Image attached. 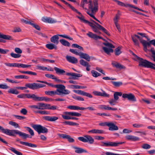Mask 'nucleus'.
Instances as JSON below:
<instances>
[{
  "mask_svg": "<svg viewBox=\"0 0 155 155\" xmlns=\"http://www.w3.org/2000/svg\"><path fill=\"white\" fill-rule=\"evenodd\" d=\"M124 99H127L128 101L133 102L137 101L136 98L134 94L131 93L123 94L121 92H115L114 94V99L117 101L119 99L118 96H121Z\"/></svg>",
  "mask_w": 155,
  "mask_h": 155,
  "instance_id": "nucleus-1",
  "label": "nucleus"
},
{
  "mask_svg": "<svg viewBox=\"0 0 155 155\" xmlns=\"http://www.w3.org/2000/svg\"><path fill=\"white\" fill-rule=\"evenodd\" d=\"M45 93L47 95L53 96L57 94L60 96H64L69 94L70 91L67 89L65 88L64 90H60L59 89H57L55 91H45Z\"/></svg>",
  "mask_w": 155,
  "mask_h": 155,
  "instance_id": "nucleus-2",
  "label": "nucleus"
},
{
  "mask_svg": "<svg viewBox=\"0 0 155 155\" xmlns=\"http://www.w3.org/2000/svg\"><path fill=\"white\" fill-rule=\"evenodd\" d=\"M135 55L137 58V59L139 61V66H142L145 68H151L155 70V64L148 61L146 60H144L142 58H140L135 54Z\"/></svg>",
  "mask_w": 155,
  "mask_h": 155,
  "instance_id": "nucleus-3",
  "label": "nucleus"
},
{
  "mask_svg": "<svg viewBox=\"0 0 155 155\" xmlns=\"http://www.w3.org/2000/svg\"><path fill=\"white\" fill-rule=\"evenodd\" d=\"M18 134L22 138L26 139L27 138H31V137L30 135L20 131L18 130H10V136L15 137L16 135Z\"/></svg>",
  "mask_w": 155,
  "mask_h": 155,
  "instance_id": "nucleus-4",
  "label": "nucleus"
},
{
  "mask_svg": "<svg viewBox=\"0 0 155 155\" xmlns=\"http://www.w3.org/2000/svg\"><path fill=\"white\" fill-rule=\"evenodd\" d=\"M101 146L105 147H116L119 145L122 144L124 143V142H113L110 141H107L106 142H101Z\"/></svg>",
  "mask_w": 155,
  "mask_h": 155,
  "instance_id": "nucleus-5",
  "label": "nucleus"
},
{
  "mask_svg": "<svg viewBox=\"0 0 155 155\" xmlns=\"http://www.w3.org/2000/svg\"><path fill=\"white\" fill-rule=\"evenodd\" d=\"M32 127L39 134L41 133H46L48 132V130L46 128L40 125H34Z\"/></svg>",
  "mask_w": 155,
  "mask_h": 155,
  "instance_id": "nucleus-6",
  "label": "nucleus"
},
{
  "mask_svg": "<svg viewBox=\"0 0 155 155\" xmlns=\"http://www.w3.org/2000/svg\"><path fill=\"white\" fill-rule=\"evenodd\" d=\"M25 85L27 87L32 90L37 89L45 86V85L36 83H28L25 84Z\"/></svg>",
  "mask_w": 155,
  "mask_h": 155,
  "instance_id": "nucleus-7",
  "label": "nucleus"
},
{
  "mask_svg": "<svg viewBox=\"0 0 155 155\" xmlns=\"http://www.w3.org/2000/svg\"><path fill=\"white\" fill-rule=\"evenodd\" d=\"M89 8L91 10V11L93 13L97 12L98 10V3L97 0H94L93 3L94 7L93 6L92 1L89 0Z\"/></svg>",
  "mask_w": 155,
  "mask_h": 155,
  "instance_id": "nucleus-8",
  "label": "nucleus"
},
{
  "mask_svg": "<svg viewBox=\"0 0 155 155\" xmlns=\"http://www.w3.org/2000/svg\"><path fill=\"white\" fill-rule=\"evenodd\" d=\"M93 22L96 25V26L95 27H94V28L92 29V30L94 32L97 33L98 31H99L98 30L99 29L102 30L107 35L109 36L110 35V34L107 31L103 26L100 25L95 21H93Z\"/></svg>",
  "mask_w": 155,
  "mask_h": 155,
  "instance_id": "nucleus-9",
  "label": "nucleus"
},
{
  "mask_svg": "<svg viewBox=\"0 0 155 155\" xmlns=\"http://www.w3.org/2000/svg\"><path fill=\"white\" fill-rule=\"evenodd\" d=\"M41 83L45 84L48 85V86H51L52 87H54L57 89H59L60 90H64L65 88V87L63 85L59 84L56 85H53L51 83H48L46 81H42L41 82Z\"/></svg>",
  "mask_w": 155,
  "mask_h": 155,
  "instance_id": "nucleus-10",
  "label": "nucleus"
},
{
  "mask_svg": "<svg viewBox=\"0 0 155 155\" xmlns=\"http://www.w3.org/2000/svg\"><path fill=\"white\" fill-rule=\"evenodd\" d=\"M31 65L25 64H19L18 63L10 64V67L25 68H29L31 67Z\"/></svg>",
  "mask_w": 155,
  "mask_h": 155,
  "instance_id": "nucleus-11",
  "label": "nucleus"
},
{
  "mask_svg": "<svg viewBox=\"0 0 155 155\" xmlns=\"http://www.w3.org/2000/svg\"><path fill=\"white\" fill-rule=\"evenodd\" d=\"M73 91L78 94L85 96L89 98H92V96L91 94L80 90H74Z\"/></svg>",
  "mask_w": 155,
  "mask_h": 155,
  "instance_id": "nucleus-12",
  "label": "nucleus"
},
{
  "mask_svg": "<svg viewBox=\"0 0 155 155\" xmlns=\"http://www.w3.org/2000/svg\"><path fill=\"white\" fill-rule=\"evenodd\" d=\"M54 99L50 98L47 97H39L35 95V101H53Z\"/></svg>",
  "mask_w": 155,
  "mask_h": 155,
  "instance_id": "nucleus-13",
  "label": "nucleus"
},
{
  "mask_svg": "<svg viewBox=\"0 0 155 155\" xmlns=\"http://www.w3.org/2000/svg\"><path fill=\"white\" fill-rule=\"evenodd\" d=\"M66 58L68 62L72 64H76L78 62L77 59L74 57L67 55L66 57Z\"/></svg>",
  "mask_w": 155,
  "mask_h": 155,
  "instance_id": "nucleus-14",
  "label": "nucleus"
},
{
  "mask_svg": "<svg viewBox=\"0 0 155 155\" xmlns=\"http://www.w3.org/2000/svg\"><path fill=\"white\" fill-rule=\"evenodd\" d=\"M43 118L46 121L54 122L58 119V117L56 116H45L43 117Z\"/></svg>",
  "mask_w": 155,
  "mask_h": 155,
  "instance_id": "nucleus-15",
  "label": "nucleus"
},
{
  "mask_svg": "<svg viewBox=\"0 0 155 155\" xmlns=\"http://www.w3.org/2000/svg\"><path fill=\"white\" fill-rule=\"evenodd\" d=\"M142 44L143 47L150 46V44H152L155 46V39L150 41L149 42H147L145 40H143L142 42Z\"/></svg>",
  "mask_w": 155,
  "mask_h": 155,
  "instance_id": "nucleus-16",
  "label": "nucleus"
},
{
  "mask_svg": "<svg viewBox=\"0 0 155 155\" xmlns=\"http://www.w3.org/2000/svg\"><path fill=\"white\" fill-rule=\"evenodd\" d=\"M66 74L67 76H72V78H69V79L74 80L77 79V77H80L82 76L80 74L74 73H66Z\"/></svg>",
  "mask_w": 155,
  "mask_h": 155,
  "instance_id": "nucleus-17",
  "label": "nucleus"
},
{
  "mask_svg": "<svg viewBox=\"0 0 155 155\" xmlns=\"http://www.w3.org/2000/svg\"><path fill=\"white\" fill-rule=\"evenodd\" d=\"M87 35L90 38H93L95 40L98 39H103V38L102 37L97 36L96 34H94L91 32H89L87 34Z\"/></svg>",
  "mask_w": 155,
  "mask_h": 155,
  "instance_id": "nucleus-18",
  "label": "nucleus"
},
{
  "mask_svg": "<svg viewBox=\"0 0 155 155\" xmlns=\"http://www.w3.org/2000/svg\"><path fill=\"white\" fill-rule=\"evenodd\" d=\"M59 136L63 138L67 139L70 142H73L74 141V140L69 135H67L64 134H60Z\"/></svg>",
  "mask_w": 155,
  "mask_h": 155,
  "instance_id": "nucleus-19",
  "label": "nucleus"
},
{
  "mask_svg": "<svg viewBox=\"0 0 155 155\" xmlns=\"http://www.w3.org/2000/svg\"><path fill=\"white\" fill-rule=\"evenodd\" d=\"M42 20L44 22L49 23H54L56 22V20L50 17H43Z\"/></svg>",
  "mask_w": 155,
  "mask_h": 155,
  "instance_id": "nucleus-20",
  "label": "nucleus"
},
{
  "mask_svg": "<svg viewBox=\"0 0 155 155\" xmlns=\"http://www.w3.org/2000/svg\"><path fill=\"white\" fill-rule=\"evenodd\" d=\"M125 137L127 140L133 141H138L140 140L139 137L131 135H127L125 136Z\"/></svg>",
  "mask_w": 155,
  "mask_h": 155,
  "instance_id": "nucleus-21",
  "label": "nucleus"
},
{
  "mask_svg": "<svg viewBox=\"0 0 155 155\" xmlns=\"http://www.w3.org/2000/svg\"><path fill=\"white\" fill-rule=\"evenodd\" d=\"M111 64L113 67H115L117 68L122 69L125 68L124 66L115 61H112Z\"/></svg>",
  "mask_w": 155,
  "mask_h": 155,
  "instance_id": "nucleus-22",
  "label": "nucleus"
},
{
  "mask_svg": "<svg viewBox=\"0 0 155 155\" xmlns=\"http://www.w3.org/2000/svg\"><path fill=\"white\" fill-rule=\"evenodd\" d=\"M107 126L109 127V130H116L118 129V127L112 122H109Z\"/></svg>",
  "mask_w": 155,
  "mask_h": 155,
  "instance_id": "nucleus-23",
  "label": "nucleus"
},
{
  "mask_svg": "<svg viewBox=\"0 0 155 155\" xmlns=\"http://www.w3.org/2000/svg\"><path fill=\"white\" fill-rule=\"evenodd\" d=\"M65 114V115H70L74 117H80L81 115V114L80 113L76 112H65L64 113Z\"/></svg>",
  "mask_w": 155,
  "mask_h": 155,
  "instance_id": "nucleus-24",
  "label": "nucleus"
},
{
  "mask_svg": "<svg viewBox=\"0 0 155 155\" xmlns=\"http://www.w3.org/2000/svg\"><path fill=\"white\" fill-rule=\"evenodd\" d=\"M102 91V93L97 91H95L94 92V94L97 96L105 97H109V94H107L105 91L101 90Z\"/></svg>",
  "mask_w": 155,
  "mask_h": 155,
  "instance_id": "nucleus-25",
  "label": "nucleus"
},
{
  "mask_svg": "<svg viewBox=\"0 0 155 155\" xmlns=\"http://www.w3.org/2000/svg\"><path fill=\"white\" fill-rule=\"evenodd\" d=\"M59 35H54L50 39L51 41L56 45H57L59 42Z\"/></svg>",
  "mask_w": 155,
  "mask_h": 155,
  "instance_id": "nucleus-26",
  "label": "nucleus"
},
{
  "mask_svg": "<svg viewBox=\"0 0 155 155\" xmlns=\"http://www.w3.org/2000/svg\"><path fill=\"white\" fill-rule=\"evenodd\" d=\"M39 110L47 109V107L49 106V104L44 103H38Z\"/></svg>",
  "mask_w": 155,
  "mask_h": 155,
  "instance_id": "nucleus-27",
  "label": "nucleus"
},
{
  "mask_svg": "<svg viewBox=\"0 0 155 155\" xmlns=\"http://www.w3.org/2000/svg\"><path fill=\"white\" fill-rule=\"evenodd\" d=\"M79 56L81 58L84 59L88 61H89L90 60V57L87 54L80 52Z\"/></svg>",
  "mask_w": 155,
  "mask_h": 155,
  "instance_id": "nucleus-28",
  "label": "nucleus"
},
{
  "mask_svg": "<svg viewBox=\"0 0 155 155\" xmlns=\"http://www.w3.org/2000/svg\"><path fill=\"white\" fill-rule=\"evenodd\" d=\"M20 143L21 144L24 145L31 147L36 148L37 147L36 145L33 144L31 143H29L28 142L20 141Z\"/></svg>",
  "mask_w": 155,
  "mask_h": 155,
  "instance_id": "nucleus-29",
  "label": "nucleus"
},
{
  "mask_svg": "<svg viewBox=\"0 0 155 155\" xmlns=\"http://www.w3.org/2000/svg\"><path fill=\"white\" fill-rule=\"evenodd\" d=\"M73 148L75 149V152L77 153H81L83 152L86 153L87 151L79 147H78L75 146L73 147Z\"/></svg>",
  "mask_w": 155,
  "mask_h": 155,
  "instance_id": "nucleus-30",
  "label": "nucleus"
},
{
  "mask_svg": "<svg viewBox=\"0 0 155 155\" xmlns=\"http://www.w3.org/2000/svg\"><path fill=\"white\" fill-rule=\"evenodd\" d=\"M68 108L73 110H84L85 108L83 107H80L77 106H70L68 107Z\"/></svg>",
  "mask_w": 155,
  "mask_h": 155,
  "instance_id": "nucleus-31",
  "label": "nucleus"
},
{
  "mask_svg": "<svg viewBox=\"0 0 155 155\" xmlns=\"http://www.w3.org/2000/svg\"><path fill=\"white\" fill-rule=\"evenodd\" d=\"M104 132V131L101 130H98V129H92L91 130H89L88 131V133H92L93 134H101L103 133Z\"/></svg>",
  "mask_w": 155,
  "mask_h": 155,
  "instance_id": "nucleus-32",
  "label": "nucleus"
},
{
  "mask_svg": "<svg viewBox=\"0 0 155 155\" xmlns=\"http://www.w3.org/2000/svg\"><path fill=\"white\" fill-rule=\"evenodd\" d=\"M54 69L56 71V73L58 74H63L65 72V71L64 70L61 69L57 67H55Z\"/></svg>",
  "mask_w": 155,
  "mask_h": 155,
  "instance_id": "nucleus-33",
  "label": "nucleus"
},
{
  "mask_svg": "<svg viewBox=\"0 0 155 155\" xmlns=\"http://www.w3.org/2000/svg\"><path fill=\"white\" fill-rule=\"evenodd\" d=\"M84 137L86 138V140L87 141V142H88L90 144H92L94 143V139L90 136L87 135L85 136Z\"/></svg>",
  "mask_w": 155,
  "mask_h": 155,
  "instance_id": "nucleus-34",
  "label": "nucleus"
},
{
  "mask_svg": "<svg viewBox=\"0 0 155 155\" xmlns=\"http://www.w3.org/2000/svg\"><path fill=\"white\" fill-rule=\"evenodd\" d=\"M62 118L65 120H70V119H72V120H78V118L76 117H71L68 115H65L64 114H63L62 115Z\"/></svg>",
  "mask_w": 155,
  "mask_h": 155,
  "instance_id": "nucleus-35",
  "label": "nucleus"
},
{
  "mask_svg": "<svg viewBox=\"0 0 155 155\" xmlns=\"http://www.w3.org/2000/svg\"><path fill=\"white\" fill-rule=\"evenodd\" d=\"M46 46L47 48L50 50L53 49H56L57 48V46L52 44H47L46 45Z\"/></svg>",
  "mask_w": 155,
  "mask_h": 155,
  "instance_id": "nucleus-36",
  "label": "nucleus"
},
{
  "mask_svg": "<svg viewBox=\"0 0 155 155\" xmlns=\"http://www.w3.org/2000/svg\"><path fill=\"white\" fill-rule=\"evenodd\" d=\"M103 49L104 51L107 54H109L110 52H113V50L111 48H108L106 47H103Z\"/></svg>",
  "mask_w": 155,
  "mask_h": 155,
  "instance_id": "nucleus-37",
  "label": "nucleus"
},
{
  "mask_svg": "<svg viewBox=\"0 0 155 155\" xmlns=\"http://www.w3.org/2000/svg\"><path fill=\"white\" fill-rule=\"evenodd\" d=\"M60 42L63 45L65 46H69L70 45V43L64 39H61Z\"/></svg>",
  "mask_w": 155,
  "mask_h": 155,
  "instance_id": "nucleus-38",
  "label": "nucleus"
},
{
  "mask_svg": "<svg viewBox=\"0 0 155 155\" xmlns=\"http://www.w3.org/2000/svg\"><path fill=\"white\" fill-rule=\"evenodd\" d=\"M45 76L47 78H51L52 79H54L55 81H58V80H57V78L53 74H45Z\"/></svg>",
  "mask_w": 155,
  "mask_h": 155,
  "instance_id": "nucleus-39",
  "label": "nucleus"
},
{
  "mask_svg": "<svg viewBox=\"0 0 155 155\" xmlns=\"http://www.w3.org/2000/svg\"><path fill=\"white\" fill-rule=\"evenodd\" d=\"M63 123L65 124L69 125L71 126H78L79 125V124L78 123L69 121H65Z\"/></svg>",
  "mask_w": 155,
  "mask_h": 155,
  "instance_id": "nucleus-40",
  "label": "nucleus"
},
{
  "mask_svg": "<svg viewBox=\"0 0 155 155\" xmlns=\"http://www.w3.org/2000/svg\"><path fill=\"white\" fill-rule=\"evenodd\" d=\"M35 112L36 113H39L42 114L44 115L49 114H50V113L49 111H48L45 110H38L37 111H35Z\"/></svg>",
  "mask_w": 155,
  "mask_h": 155,
  "instance_id": "nucleus-41",
  "label": "nucleus"
},
{
  "mask_svg": "<svg viewBox=\"0 0 155 155\" xmlns=\"http://www.w3.org/2000/svg\"><path fill=\"white\" fill-rule=\"evenodd\" d=\"M0 130L2 133L10 135V130H9L7 129H5L1 126H0Z\"/></svg>",
  "mask_w": 155,
  "mask_h": 155,
  "instance_id": "nucleus-42",
  "label": "nucleus"
},
{
  "mask_svg": "<svg viewBox=\"0 0 155 155\" xmlns=\"http://www.w3.org/2000/svg\"><path fill=\"white\" fill-rule=\"evenodd\" d=\"M79 15H80V16H77V17L81 21L85 23H87V22H88V21L84 19V16L82 15L81 14Z\"/></svg>",
  "mask_w": 155,
  "mask_h": 155,
  "instance_id": "nucleus-43",
  "label": "nucleus"
},
{
  "mask_svg": "<svg viewBox=\"0 0 155 155\" xmlns=\"http://www.w3.org/2000/svg\"><path fill=\"white\" fill-rule=\"evenodd\" d=\"M10 150L17 155H22V154L21 153L13 147H11Z\"/></svg>",
  "mask_w": 155,
  "mask_h": 155,
  "instance_id": "nucleus-44",
  "label": "nucleus"
},
{
  "mask_svg": "<svg viewBox=\"0 0 155 155\" xmlns=\"http://www.w3.org/2000/svg\"><path fill=\"white\" fill-rule=\"evenodd\" d=\"M117 101L112 98L108 102L111 106H113L116 105L117 103Z\"/></svg>",
  "mask_w": 155,
  "mask_h": 155,
  "instance_id": "nucleus-45",
  "label": "nucleus"
},
{
  "mask_svg": "<svg viewBox=\"0 0 155 155\" xmlns=\"http://www.w3.org/2000/svg\"><path fill=\"white\" fill-rule=\"evenodd\" d=\"M112 83L116 87H118L122 84V83L121 82L111 81Z\"/></svg>",
  "mask_w": 155,
  "mask_h": 155,
  "instance_id": "nucleus-46",
  "label": "nucleus"
},
{
  "mask_svg": "<svg viewBox=\"0 0 155 155\" xmlns=\"http://www.w3.org/2000/svg\"><path fill=\"white\" fill-rule=\"evenodd\" d=\"M120 49L121 48L120 47H118L115 49L114 52L116 55H119L121 53V52L120 51Z\"/></svg>",
  "mask_w": 155,
  "mask_h": 155,
  "instance_id": "nucleus-47",
  "label": "nucleus"
},
{
  "mask_svg": "<svg viewBox=\"0 0 155 155\" xmlns=\"http://www.w3.org/2000/svg\"><path fill=\"white\" fill-rule=\"evenodd\" d=\"M131 38L133 41L134 43V45L137 46H139V42L135 38L134 36H131Z\"/></svg>",
  "mask_w": 155,
  "mask_h": 155,
  "instance_id": "nucleus-48",
  "label": "nucleus"
},
{
  "mask_svg": "<svg viewBox=\"0 0 155 155\" xmlns=\"http://www.w3.org/2000/svg\"><path fill=\"white\" fill-rule=\"evenodd\" d=\"M35 95L34 94H25V97H26L28 98H32L35 100Z\"/></svg>",
  "mask_w": 155,
  "mask_h": 155,
  "instance_id": "nucleus-49",
  "label": "nucleus"
},
{
  "mask_svg": "<svg viewBox=\"0 0 155 155\" xmlns=\"http://www.w3.org/2000/svg\"><path fill=\"white\" fill-rule=\"evenodd\" d=\"M49 106L48 107L47 109L51 110H55L58 109V107L57 106L55 105L51 106L50 104H49Z\"/></svg>",
  "mask_w": 155,
  "mask_h": 155,
  "instance_id": "nucleus-50",
  "label": "nucleus"
},
{
  "mask_svg": "<svg viewBox=\"0 0 155 155\" xmlns=\"http://www.w3.org/2000/svg\"><path fill=\"white\" fill-rule=\"evenodd\" d=\"M80 63L84 67L87 66L88 64H89L88 63L83 59H81L80 60Z\"/></svg>",
  "mask_w": 155,
  "mask_h": 155,
  "instance_id": "nucleus-51",
  "label": "nucleus"
},
{
  "mask_svg": "<svg viewBox=\"0 0 155 155\" xmlns=\"http://www.w3.org/2000/svg\"><path fill=\"white\" fill-rule=\"evenodd\" d=\"M10 125L14 126L15 128H20L18 124L15 122L10 121Z\"/></svg>",
  "mask_w": 155,
  "mask_h": 155,
  "instance_id": "nucleus-52",
  "label": "nucleus"
},
{
  "mask_svg": "<svg viewBox=\"0 0 155 155\" xmlns=\"http://www.w3.org/2000/svg\"><path fill=\"white\" fill-rule=\"evenodd\" d=\"M0 38L6 40H9L10 37L8 35L2 34L0 33Z\"/></svg>",
  "mask_w": 155,
  "mask_h": 155,
  "instance_id": "nucleus-53",
  "label": "nucleus"
},
{
  "mask_svg": "<svg viewBox=\"0 0 155 155\" xmlns=\"http://www.w3.org/2000/svg\"><path fill=\"white\" fill-rule=\"evenodd\" d=\"M72 46L74 48H77L81 51H83L84 49L83 48L77 44H72Z\"/></svg>",
  "mask_w": 155,
  "mask_h": 155,
  "instance_id": "nucleus-54",
  "label": "nucleus"
},
{
  "mask_svg": "<svg viewBox=\"0 0 155 155\" xmlns=\"http://www.w3.org/2000/svg\"><path fill=\"white\" fill-rule=\"evenodd\" d=\"M141 147L143 149H148L150 148L151 146L148 144L145 143L142 145Z\"/></svg>",
  "mask_w": 155,
  "mask_h": 155,
  "instance_id": "nucleus-55",
  "label": "nucleus"
},
{
  "mask_svg": "<svg viewBox=\"0 0 155 155\" xmlns=\"http://www.w3.org/2000/svg\"><path fill=\"white\" fill-rule=\"evenodd\" d=\"M103 44L105 46L110 48H114V46L113 45L111 44L110 43L108 42H106V43H104Z\"/></svg>",
  "mask_w": 155,
  "mask_h": 155,
  "instance_id": "nucleus-56",
  "label": "nucleus"
},
{
  "mask_svg": "<svg viewBox=\"0 0 155 155\" xmlns=\"http://www.w3.org/2000/svg\"><path fill=\"white\" fill-rule=\"evenodd\" d=\"M69 51L75 54L76 55H79L80 52H78V50L76 49H70Z\"/></svg>",
  "mask_w": 155,
  "mask_h": 155,
  "instance_id": "nucleus-57",
  "label": "nucleus"
},
{
  "mask_svg": "<svg viewBox=\"0 0 155 155\" xmlns=\"http://www.w3.org/2000/svg\"><path fill=\"white\" fill-rule=\"evenodd\" d=\"M26 128L27 130L28 131V132L31 134V136H33L34 135V132L31 129L28 127H26Z\"/></svg>",
  "mask_w": 155,
  "mask_h": 155,
  "instance_id": "nucleus-58",
  "label": "nucleus"
},
{
  "mask_svg": "<svg viewBox=\"0 0 155 155\" xmlns=\"http://www.w3.org/2000/svg\"><path fill=\"white\" fill-rule=\"evenodd\" d=\"M19 93V92L17 90L13 88L10 89V93L18 94Z\"/></svg>",
  "mask_w": 155,
  "mask_h": 155,
  "instance_id": "nucleus-59",
  "label": "nucleus"
},
{
  "mask_svg": "<svg viewBox=\"0 0 155 155\" xmlns=\"http://www.w3.org/2000/svg\"><path fill=\"white\" fill-rule=\"evenodd\" d=\"M36 67L37 68V69L43 71L47 69V67H44L43 66H40L38 65H37L36 66Z\"/></svg>",
  "mask_w": 155,
  "mask_h": 155,
  "instance_id": "nucleus-60",
  "label": "nucleus"
},
{
  "mask_svg": "<svg viewBox=\"0 0 155 155\" xmlns=\"http://www.w3.org/2000/svg\"><path fill=\"white\" fill-rule=\"evenodd\" d=\"M10 55L12 57L15 58H19L21 56V55L20 54H16L14 53H11Z\"/></svg>",
  "mask_w": 155,
  "mask_h": 155,
  "instance_id": "nucleus-61",
  "label": "nucleus"
},
{
  "mask_svg": "<svg viewBox=\"0 0 155 155\" xmlns=\"http://www.w3.org/2000/svg\"><path fill=\"white\" fill-rule=\"evenodd\" d=\"M9 51V50L7 49H3L0 48V53L2 54H5ZM1 55H0V57Z\"/></svg>",
  "mask_w": 155,
  "mask_h": 155,
  "instance_id": "nucleus-62",
  "label": "nucleus"
},
{
  "mask_svg": "<svg viewBox=\"0 0 155 155\" xmlns=\"http://www.w3.org/2000/svg\"><path fill=\"white\" fill-rule=\"evenodd\" d=\"M21 21L22 22L25 23L27 24L31 25V21L30 20H26L23 19H21Z\"/></svg>",
  "mask_w": 155,
  "mask_h": 155,
  "instance_id": "nucleus-63",
  "label": "nucleus"
},
{
  "mask_svg": "<svg viewBox=\"0 0 155 155\" xmlns=\"http://www.w3.org/2000/svg\"><path fill=\"white\" fill-rule=\"evenodd\" d=\"M78 139L82 142L85 143H87V140H86V138L85 137H79L78 138Z\"/></svg>",
  "mask_w": 155,
  "mask_h": 155,
  "instance_id": "nucleus-64",
  "label": "nucleus"
}]
</instances>
